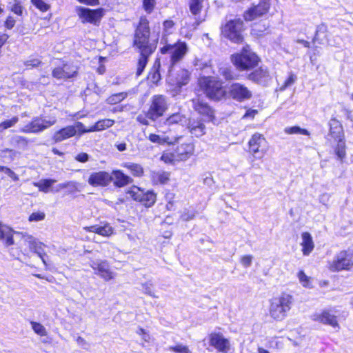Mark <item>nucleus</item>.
<instances>
[{
  "mask_svg": "<svg viewBox=\"0 0 353 353\" xmlns=\"http://www.w3.org/2000/svg\"><path fill=\"white\" fill-rule=\"evenodd\" d=\"M112 181L114 180V184L117 187H123L132 182V179L130 176L125 174L121 170H114L112 172Z\"/></svg>",
  "mask_w": 353,
  "mask_h": 353,
  "instance_id": "nucleus-26",
  "label": "nucleus"
},
{
  "mask_svg": "<svg viewBox=\"0 0 353 353\" xmlns=\"http://www.w3.org/2000/svg\"><path fill=\"white\" fill-rule=\"evenodd\" d=\"M150 36L149 21L145 16H141L135 28L133 39V46L140 52V57L137 65V77L141 75L148 63V57L157 48V44L150 41Z\"/></svg>",
  "mask_w": 353,
  "mask_h": 353,
  "instance_id": "nucleus-1",
  "label": "nucleus"
},
{
  "mask_svg": "<svg viewBox=\"0 0 353 353\" xmlns=\"http://www.w3.org/2000/svg\"><path fill=\"white\" fill-rule=\"evenodd\" d=\"M155 201L156 194L152 191L144 192L141 203L146 207H151Z\"/></svg>",
  "mask_w": 353,
  "mask_h": 353,
  "instance_id": "nucleus-38",
  "label": "nucleus"
},
{
  "mask_svg": "<svg viewBox=\"0 0 353 353\" xmlns=\"http://www.w3.org/2000/svg\"><path fill=\"white\" fill-rule=\"evenodd\" d=\"M199 85L206 96L214 101L227 99L228 88L223 86V82L219 78L205 77L199 79Z\"/></svg>",
  "mask_w": 353,
  "mask_h": 353,
  "instance_id": "nucleus-2",
  "label": "nucleus"
},
{
  "mask_svg": "<svg viewBox=\"0 0 353 353\" xmlns=\"http://www.w3.org/2000/svg\"><path fill=\"white\" fill-rule=\"evenodd\" d=\"M162 54L170 55V65L168 72L172 75L174 65L181 60L188 52V46L184 41H177L174 44H166L161 49Z\"/></svg>",
  "mask_w": 353,
  "mask_h": 353,
  "instance_id": "nucleus-6",
  "label": "nucleus"
},
{
  "mask_svg": "<svg viewBox=\"0 0 353 353\" xmlns=\"http://www.w3.org/2000/svg\"><path fill=\"white\" fill-rule=\"evenodd\" d=\"M79 186V183L78 182L68 181V182H67L66 189H68V192L69 194H72V193L80 191Z\"/></svg>",
  "mask_w": 353,
  "mask_h": 353,
  "instance_id": "nucleus-55",
  "label": "nucleus"
},
{
  "mask_svg": "<svg viewBox=\"0 0 353 353\" xmlns=\"http://www.w3.org/2000/svg\"><path fill=\"white\" fill-rule=\"evenodd\" d=\"M168 108V103L166 97L161 94L154 95L151 99L146 117L152 121H155L163 115Z\"/></svg>",
  "mask_w": 353,
  "mask_h": 353,
  "instance_id": "nucleus-7",
  "label": "nucleus"
},
{
  "mask_svg": "<svg viewBox=\"0 0 353 353\" xmlns=\"http://www.w3.org/2000/svg\"><path fill=\"white\" fill-rule=\"evenodd\" d=\"M298 278L300 282L304 287L308 286L309 284V277L304 273L303 271L301 270L298 272Z\"/></svg>",
  "mask_w": 353,
  "mask_h": 353,
  "instance_id": "nucleus-61",
  "label": "nucleus"
},
{
  "mask_svg": "<svg viewBox=\"0 0 353 353\" xmlns=\"http://www.w3.org/2000/svg\"><path fill=\"white\" fill-rule=\"evenodd\" d=\"M23 238H24V241L27 243L30 250L32 252H34V251L36 250V249H37L38 245L40 243V242L38 241L36 239H34L32 236L27 235V236H24Z\"/></svg>",
  "mask_w": 353,
  "mask_h": 353,
  "instance_id": "nucleus-44",
  "label": "nucleus"
},
{
  "mask_svg": "<svg viewBox=\"0 0 353 353\" xmlns=\"http://www.w3.org/2000/svg\"><path fill=\"white\" fill-rule=\"evenodd\" d=\"M170 174L165 172L156 173L154 179L161 184L166 183L169 180Z\"/></svg>",
  "mask_w": 353,
  "mask_h": 353,
  "instance_id": "nucleus-52",
  "label": "nucleus"
},
{
  "mask_svg": "<svg viewBox=\"0 0 353 353\" xmlns=\"http://www.w3.org/2000/svg\"><path fill=\"white\" fill-rule=\"evenodd\" d=\"M188 120L185 114L176 112L167 117L163 121V124L169 127L174 125H183L187 123Z\"/></svg>",
  "mask_w": 353,
  "mask_h": 353,
  "instance_id": "nucleus-24",
  "label": "nucleus"
},
{
  "mask_svg": "<svg viewBox=\"0 0 353 353\" xmlns=\"http://www.w3.org/2000/svg\"><path fill=\"white\" fill-rule=\"evenodd\" d=\"M232 61L236 68L240 70H249L255 68L259 62V57L250 49L249 46H244L240 53L232 56Z\"/></svg>",
  "mask_w": 353,
  "mask_h": 353,
  "instance_id": "nucleus-3",
  "label": "nucleus"
},
{
  "mask_svg": "<svg viewBox=\"0 0 353 353\" xmlns=\"http://www.w3.org/2000/svg\"><path fill=\"white\" fill-rule=\"evenodd\" d=\"M55 123V119L46 120L39 117H33L30 123L20 130V132L23 133H39L53 125Z\"/></svg>",
  "mask_w": 353,
  "mask_h": 353,
  "instance_id": "nucleus-12",
  "label": "nucleus"
},
{
  "mask_svg": "<svg viewBox=\"0 0 353 353\" xmlns=\"http://www.w3.org/2000/svg\"><path fill=\"white\" fill-rule=\"evenodd\" d=\"M0 171L4 172L14 181H17L19 179L18 175L9 168L0 165Z\"/></svg>",
  "mask_w": 353,
  "mask_h": 353,
  "instance_id": "nucleus-53",
  "label": "nucleus"
},
{
  "mask_svg": "<svg viewBox=\"0 0 353 353\" xmlns=\"http://www.w3.org/2000/svg\"><path fill=\"white\" fill-rule=\"evenodd\" d=\"M325 41L328 42L327 39V26L322 23L316 28L314 36L312 39V43H317L320 45L323 44Z\"/></svg>",
  "mask_w": 353,
  "mask_h": 353,
  "instance_id": "nucleus-23",
  "label": "nucleus"
},
{
  "mask_svg": "<svg viewBox=\"0 0 353 353\" xmlns=\"http://www.w3.org/2000/svg\"><path fill=\"white\" fill-rule=\"evenodd\" d=\"M314 316V320L316 321H319L325 324H328L333 327H338L336 316L330 314L328 312L324 311L321 314H316Z\"/></svg>",
  "mask_w": 353,
  "mask_h": 353,
  "instance_id": "nucleus-28",
  "label": "nucleus"
},
{
  "mask_svg": "<svg viewBox=\"0 0 353 353\" xmlns=\"http://www.w3.org/2000/svg\"><path fill=\"white\" fill-rule=\"evenodd\" d=\"M58 64L52 71V76L58 79L65 81L76 77L78 73V68L72 63L59 61Z\"/></svg>",
  "mask_w": 353,
  "mask_h": 353,
  "instance_id": "nucleus-11",
  "label": "nucleus"
},
{
  "mask_svg": "<svg viewBox=\"0 0 353 353\" xmlns=\"http://www.w3.org/2000/svg\"><path fill=\"white\" fill-rule=\"evenodd\" d=\"M112 181V176L105 171L92 172L88 180V183L93 186H106Z\"/></svg>",
  "mask_w": 353,
  "mask_h": 353,
  "instance_id": "nucleus-16",
  "label": "nucleus"
},
{
  "mask_svg": "<svg viewBox=\"0 0 353 353\" xmlns=\"http://www.w3.org/2000/svg\"><path fill=\"white\" fill-rule=\"evenodd\" d=\"M187 127L190 132L196 137H200L205 133V126L201 120L190 119Z\"/></svg>",
  "mask_w": 353,
  "mask_h": 353,
  "instance_id": "nucleus-21",
  "label": "nucleus"
},
{
  "mask_svg": "<svg viewBox=\"0 0 353 353\" xmlns=\"http://www.w3.org/2000/svg\"><path fill=\"white\" fill-rule=\"evenodd\" d=\"M252 95V92L243 83L233 82L228 87L227 99L241 103L250 100Z\"/></svg>",
  "mask_w": 353,
  "mask_h": 353,
  "instance_id": "nucleus-8",
  "label": "nucleus"
},
{
  "mask_svg": "<svg viewBox=\"0 0 353 353\" xmlns=\"http://www.w3.org/2000/svg\"><path fill=\"white\" fill-rule=\"evenodd\" d=\"M31 3L42 12H46L50 8V6L43 0H31Z\"/></svg>",
  "mask_w": 353,
  "mask_h": 353,
  "instance_id": "nucleus-51",
  "label": "nucleus"
},
{
  "mask_svg": "<svg viewBox=\"0 0 353 353\" xmlns=\"http://www.w3.org/2000/svg\"><path fill=\"white\" fill-rule=\"evenodd\" d=\"M296 80H297L296 74H295L292 72H290L289 73L288 77L285 81L283 84L279 87V90L281 92L284 91L288 88H289L290 86L293 85L296 81Z\"/></svg>",
  "mask_w": 353,
  "mask_h": 353,
  "instance_id": "nucleus-42",
  "label": "nucleus"
},
{
  "mask_svg": "<svg viewBox=\"0 0 353 353\" xmlns=\"http://www.w3.org/2000/svg\"><path fill=\"white\" fill-rule=\"evenodd\" d=\"M292 301V296L287 294H283L279 297L272 299L270 308L271 316L277 321L283 319L287 312L291 309Z\"/></svg>",
  "mask_w": 353,
  "mask_h": 353,
  "instance_id": "nucleus-4",
  "label": "nucleus"
},
{
  "mask_svg": "<svg viewBox=\"0 0 353 353\" xmlns=\"http://www.w3.org/2000/svg\"><path fill=\"white\" fill-rule=\"evenodd\" d=\"M301 236L303 241L301 245L303 247V254L305 256H308L314 248L312 236L309 232H305L302 233Z\"/></svg>",
  "mask_w": 353,
  "mask_h": 353,
  "instance_id": "nucleus-27",
  "label": "nucleus"
},
{
  "mask_svg": "<svg viewBox=\"0 0 353 353\" xmlns=\"http://www.w3.org/2000/svg\"><path fill=\"white\" fill-rule=\"evenodd\" d=\"M19 119L17 116L13 117L10 119L6 120L0 123V131H3L8 128H12L16 125Z\"/></svg>",
  "mask_w": 353,
  "mask_h": 353,
  "instance_id": "nucleus-45",
  "label": "nucleus"
},
{
  "mask_svg": "<svg viewBox=\"0 0 353 353\" xmlns=\"http://www.w3.org/2000/svg\"><path fill=\"white\" fill-rule=\"evenodd\" d=\"M45 214L42 212H35L32 213L30 217L29 221H39L44 219Z\"/></svg>",
  "mask_w": 353,
  "mask_h": 353,
  "instance_id": "nucleus-64",
  "label": "nucleus"
},
{
  "mask_svg": "<svg viewBox=\"0 0 353 353\" xmlns=\"http://www.w3.org/2000/svg\"><path fill=\"white\" fill-rule=\"evenodd\" d=\"M192 153V147L189 144H181L175 150V155L177 160H185Z\"/></svg>",
  "mask_w": 353,
  "mask_h": 353,
  "instance_id": "nucleus-29",
  "label": "nucleus"
},
{
  "mask_svg": "<svg viewBox=\"0 0 353 353\" xmlns=\"http://www.w3.org/2000/svg\"><path fill=\"white\" fill-rule=\"evenodd\" d=\"M114 121L109 119L100 120L95 123L94 125L90 128V131H101L112 126Z\"/></svg>",
  "mask_w": 353,
  "mask_h": 353,
  "instance_id": "nucleus-33",
  "label": "nucleus"
},
{
  "mask_svg": "<svg viewBox=\"0 0 353 353\" xmlns=\"http://www.w3.org/2000/svg\"><path fill=\"white\" fill-rule=\"evenodd\" d=\"M0 234L1 239L6 240V245L7 246L14 243L12 231L8 227L0 225Z\"/></svg>",
  "mask_w": 353,
  "mask_h": 353,
  "instance_id": "nucleus-34",
  "label": "nucleus"
},
{
  "mask_svg": "<svg viewBox=\"0 0 353 353\" xmlns=\"http://www.w3.org/2000/svg\"><path fill=\"white\" fill-rule=\"evenodd\" d=\"M335 153L340 160H343L345 157V144L341 139L339 140L337 145L335 148Z\"/></svg>",
  "mask_w": 353,
  "mask_h": 353,
  "instance_id": "nucleus-43",
  "label": "nucleus"
},
{
  "mask_svg": "<svg viewBox=\"0 0 353 353\" xmlns=\"http://www.w3.org/2000/svg\"><path fill=\"white\" fill-rule=\"evenodd\" d=\"M155 0H143V7L148 14H150L154 10Z\"/></svg>",
  "mask_w": 353,
  "mask_h": 353,
  "instance_id": "nucleus-54",
  "label": "nucleus"
},
{
  "mask_svg": "<svg viewBox=\"0 0 353 353\" xmlns=\"http://www.w3.org/2000/svg\"><path fill=\"white\" fill-rule=\"evenodd\" d=\"M141 286H142V290L144 294H148L152 297H154V298L158 297L154 294V293L152 291L153 283L151 282V281H149L148 282L142 283Z\"/></svg>",
  "mask_w": 353,
  "mask_h": 353,
  "instance_id": "nucleus-48",
  "label": "nucleus"
},
{
  "mask_svg": "<svg viewBox=\"0 0 353 353\" xmlns=\"http://www.w3.org/2000/svg\"><path fill=\"white\" fill-rule=\"evenodd\" d=\"M144 191L137 186L131 188L128 194L135 201L141 202L143 196Z\"/></svg>",
  "mask_w": 353,
  "mask_h": 353,
  "instance_id": "nucleus-41",
  "label": "nucleus"
},
{
  "mask_svg": "<svg viewBox=\"0 0 353 353\" xmlns=\"http://www.w3.org/2000/svg\"><path fill=\"white\" fill-rule=\"evenodd\" d=\"M88 232H94L103 236H110L113 233V228L110 224L104 225H94L85 228Z\"/></svg>",
  "mask_w": 353,
  "mask_h": 353,
  "instance_id": "nucleus-25",
  "label": "nucleus"
},
{
  "mask_svg": "<svg viewBox=\"0 0 353 353\" xmlns=\"http://www.w3.org/2000/svg\"><path fill=\"white\" fill-rule=\"evenodd\" d=\"M243 22L240 19L229 20L221 27V33L223 37L235 43H241L243 42Z\"/></svg>",
  "mask_w": 353,
  "mask_h": 353,
  "instance_id": "nucleus-5",
  "label": "nucleus"
},
{
  "mask_svg": "<svg viewBox=\"0 0 353 353\" xmlns=\"http://www.w3.org/2000/svg\"><path fill=\"white\" fill-rule=\"evenodd\" d=\"M192 103L194 110L200 114L207 116L209 118L213 117V110L205 102L203 97L197 96L192 99Z\"/></svg>",
  "mask_w": 353,
  "mask_h": 353,
  "instance_id": "nucleus-19",
  "label": "nucleus"
},
{
  "mask_svg": "<svg viewBox=\"0 0 353 353\" xmlns=\"http://www.w3.org/2000/svg\"><path fill=\"white\" fill-rule=\"evenodd\" d=\"M34 253L37 254L41 258L43 264L46 265V261L45 259V256L46 254L44 252L43 244L42 243L40 242Z\"/></svg>",
  "mask_w": 353,
  "mask_h": 353,
  "instance_id": "nucleus-56",
  "label": "nucleus"
},
{
  "mask_svg": "<svg viewBox=\"0 0 353 353\" xmlns=\"http://www.w3.org/2000/svg\"><path fill=\"white\" fill-rule=\"evenodd\" d=\"M352 267V255L345 250L337 253L333 259L329 261V269L333 272L350 270Z\"/></svg>",
  "mask_w": 353,
  "mask_h": 353,
  "instance_id": "nucleus-9",
  "label": "nucleus"
},
{
  "mask_svg": "<svg viewBox=\"0 0 353 353\" xmlns=\"http://www.w3.org/2000/svg\"><path fill=\"white\" fill-rule=\"evenodd\" d=\"M270 8L269 0H261L260 2L251 7L244 13V19L246 21H252L259 17L266 14Z\"/></svg>",
  "mask_w": 353,
  "mask_h": 353,
  "instance_id": "nucleus-14",
  "label": "nucleus"
},
{
  "mask_svg": "<svg viewBox=\"0 0 353 353\" xmlns=\"http://www.w3.org/2000/svg\"><path fill=\"white\" fill-rule=\"evenodd\" d=\"M77 13L83 23L89 22L96 24L103 17L102 9L91 10L79 6L77 8Z\"/></svg>",
  "mask_w": 353,
  "mask_h": 353,
  "instance_id": "nucleus-13",
  "label": "nucleus"
},
{
  "mask_svg": "<svg viewBox=\"0 0 353 353\" xmlns=\"http://www.w3.org/2000/svg\"><path fill=\"white\" fill-rule=\"evenodd\" d=\"M330 134L334 139H340L343 133V128L339 121L332 118L329 122Z\"/></svg>",
  "mask_w": 353,
  "mask_h": 353,
  "instance_id": "nucleus-30",
  "label": "nucleus"
},
{
  "mask_svg": "<svg viewBox=\"0 0 353 353\" xmlns=\"http://www.w3.org/2000/svg\"><path fill=\"white\" fill-rule=\"evenodd\" d=\"M285 132L287 134H301L304 135H310V132L306 129L301 128L299 126H292L286 128Z\"/></svg>",
  "mask_w": 353,
  "mask_h": 353,
  "instance_id": "nucleus-47",
  "label": "nucleus"
},
{
  "mask_svg": "<svg viewBox=\"0 0 353 353\" xmlns=\"http://www.w3.org/2000/svg\"><path fill=\"white\" fill-rule=\"evenodd\" d=\"M122 166L128 168L134 176H141L143 174V169L140 164L124 163Z\"/></svg>",
  "mask_w": 353,
  "mask_h": 353,
  "instance_id": "nucleus-36",
  "label": "nucleus"
},
{
  "mask_svg": "<svg viewBox=\"0 0 353 353\" xmlns=\"http://www.w3.org/2000/svg\"><path fill=\"white\" fill-rule=\"evenodd\" d=\"M148 138L149 140L152 143L158 144H163L164 143H165V139L164 138H162L159 135L156 134H150Z\"/></svg>",
  "mask_w": 353,
  "mask_h": 353,
  "instance_id": "nucleus-60",
  "label": "nucleus"
},
{
  "mask_svg": "<svg viewBox=\"0 0 353 353\" xmlns=\"http://www.w3.org/2000/svg\"><path fill=\"white\" fill-rule=\"evenodd\" d=\"M195 216V212L185 210L181 215V219L183 221H188Z\"/></svg>",
  "mask_w": 353,
  "mask_h": 353,
  "instance_id": "nucleus-57",
  "label": "nucleus"
},
{
  "mask_svg": "<svg viewBox=\"0 0 353 353\" xmlns=\"http://www.w3.org/2000/svg\"><path fill=\"white\" fill-rule=\"evenodd\" d=\"M252 255H245L241 258L240 261L243 267L248 268L252 264Z\"/></svg>",
  "mask_w": 353,
  "mask_h": 353,
  "instance_id": "nucleus-62",
  "label": "nucleus"
},
{
  "mask_svg": "<svg viewBox=\"0 0 353 353\" xmlns=\"http://www.w3.org/2000/svg\"><path fill=\"white\" fill-rule=\"evenodd\" d=\"M57 182V180L53 179H41L38 182H33V185L37 187L39 191L47 193L50 191L52 185Z\"/></svg>",
  "mask_w": 353,
  "mask_h": 353,
  "instance_id": "nucleus-32",
  "label": "nucleus"
},
{
  "mask_svg": "<svg viewBox=\"0 0 353 353\" xmlns=\"http://www.w3.org/2000/svg\"><path fill=\"white\" fill-rule=\"evenodd\" d=\"M248 145L249 152L256 159H262L268 151L267 141L264 137L259 133L252 136Z\"/></svg>",
  "mask_w": 353,
  "mask_h": 353,
  "instance_id": "nucleus-10",
  "label": "nucleus"
},
{
  "mask_svg": "<svg viewBox=\"0 0 353 353\" xmlns=\"http://www.w3.org/2000/svg\"><path fill=\"white\" fill-rule=\"evenodd\" d=\"M75 134V128H74L72 125H69L56 132L52 137V139L54 141V142L58 143L72 137Z\"/></svg>",
  "mask_w": 353,
  "mask_h": 353,
  "instance_id": "nucleus-22",
  "label": "nucleus"
},
{
  "mask_svg": "<svg viewBox=\"0 0 353 353\" xmlns=\"http://www.w3.org/2000/svg\"><path fill=\"white\" fill-rule=\"evenodd\" d=\"M190 80V72L188 70L185 69H179L177 71V73L174 76L173 72H172V75L169 73V81L170 83L172 85H176V86L181 88L183 85H185L188 83Z\"/></svg>",
  "mask_w": 353,
  "mask_h": 353,
  "instance_id": "nucleus-20",
  "label": "nucleus"
},
{
  "mask_svg": "<svg viewBox=\"0 0 353 353\" xmlns=\"http://www.w3.org/2000/svg\"><path fill=\"white\" fill-rule=\"evenodd\" d=\"M169 350L176 353H192L188 347L183 344H177L175 346H170Z\"/></svg>",
  "mask_w": 353,
  "mask_h": 353,
  "instance_id": "nucleus-49",
  "label": "nucleus"
},
{
  "mask_svg": "<svg viewBox=\"0 0 353 353\" xmlns=\"http://www.w3.org/2000/svg\"><path fill=\"white\" fill-rule=\"evenodd\" d=\"M248 79L259 85L266 86L271 80V77L267 68L260 67L248 76Z\"/></svg>",
  "mask_w": 353,
  "mask_h": 353,
  "instance_id": "nucleus-17",
  "label": "nucleus"
},
{
  "mask_svg": "<svg viewBox=\"0 0 353 353\" xmlns=\"http://www.w3.org/2000/svg\"><path fill=\"white\" fill-rule=\"evenodd\" d=\"M76 129V132H79V134H83L85 132H92V131H90V128H85L84 125L81 122H77L75 125H72Z\"/></svg>",
  "mask_w": 353,
  "mask_h": 353,
  "instance_id": "nucleus-63",
  "label": "nucleus"
},
{
  "mask_svg": "<svg viewBox=\"0 0 353 353\" xmlns=\"http://www.w3.org/2000/svg\"><path fill=\"white\" fill-rule=\"evenodd\" d=\"M32 328L34 332L41 336H46L47 332L45 327L39 323L31 321Z\"/></svg>",
  "mask_w": 353,
  "mask_h": 353,
  "instance_id": "nucleus-46",
  "label": "nucleus"
},
{
  "mask_svg": "<svg viewBox=\"0 0 353 353\" xmlns=\"http://www.w3.org/2000/svg\"><path fill=\"white\" fill-rule=\"evenodd\" d=\"M161 63L159 59H157L154 63L153 67L148 75V79L153 83H157L161 79L160 74Z\"/></svg>",
  "mask_w": 353,
  "mask_h": 353,
  "instance_id": "nucleus-31",
  "label": "nucleus"
},
{
  "mask_svg": "<svg viewBox=\"0 0 353 353\" xmlns=\"http://www.w3.org/2000/svg\"><path fill=\"white\" fill-rule=\"evenodd\" d=\"M128 95V93L126 92H122L117 94H112L110 96L106 101L108 104H117L121 101H123L124 99H125Z\"/></svg>",
  "mask_w": 353,
  "mask_h": 353,
  "instance_id": "nucleus-40",
  "label": "nucleus"
},
{
  "mask_svg": "<svg viewBox=\"0 0 353 353\" xmlns=\"http://www.w3.org/2000/svg\"><path fill=\"white\" fill-rule=\"evenodd\" d=\"M161 160L167 163H172L174 160H177L175 153H164L161 156Z\"/></svg>",
  "mask_w": 353,
  "mask_h": 353,
  "instance_id": "nucleus-59",
  "label": "nucleus"
},
{
  "mask_svg": "<svg viewBox=\"0 0 353 353\" xmlns=\"http://www.w3.org/2000/svg\"><path fill=\"white\" fill-rule=\"evenodd\" d=\"M220 74L225 79V81L236 80L239 74H236L231 68L225 67L220 68Z\"/></svg>",
  "mask_w": 353,
  "mask_h": 353,
  "instance_id": "nucleus-35",
  "label": "nucleus"
},
{
  "mask_svg": "<svg viewBox=\"0 0 353 353\" xmlns=\"http://www.w3.org/2000/svg\"><path fill=\"white\" fill-rule=\"evenodd\" d=\"M203 0H190L189 8L190 12L196 17L202 9V3Z\"/></svg>",
  "mask_w": 353,
  "mask_h": 353,
  "instance_id": "nucleus-39",
  "label": "nucleus"
},
{
  "mask_svg": "<svg viewBox=\"0 0 353 353\" xmlns=\"http://www.w3.org/2000/svg\"><path fill=\"white\" fill-rule=\"evenodd\" d=\"M12 140L21 148H26L28 144V139L22 136H15L12 138Z\"/></svg>",
  "mask_w": 353,
  "mask_h": 353,
  "instance_id": "nucleus-50",
  "label": "nucleus"
},
{
  "mask_svg": "<svg viewBox=\"0 0 353 353\" xmlns=\"http://www.w3.org/2000/svg\"><path fill=\"white\" fill-rule=\"evenodd\" d=\"M90 266L94 271V274L100 276L106 281L113 279L114 277V273L110 270V265L106 261H92Z\"/></svg>",
  "mask_w": 353,
  "mask_h": 353,
  "instance_id": "nucleus-15",
  "label": "nucleus"
},
{
  "mask_svg": "<svg viewBox=\"0 0 353 353\" xmlns=\"http://www.w3.org/2000/svg\"><path fill=\"white\" fill-rule=\"evenodd\" d=\"M8 8L10 11H12L13 13L21 16L24 8L22 6L21 2L20 0H12L8 3Z\"/></svg>",
  "mask_w": 353,
  "mask_h": 353,
  "instance_id": "nucleus-37",
  "label": "nucleus"
},
{
  "mask_svg": "<svg viewBox=\"0 0 353 353\" xmlns=\"http://www.w3.org/2000/svg\"><path fill=\"white\" fill-rule=\"evenodd\" d=\"M210 344L220 352L227 353L230 348L229 341L219 333L210 334Z\"/></svg>",
  "mask_w": 353,
  "mask_h": 353,
  "instance_id": "nucleus-18",
  "label": "nucleus"
},
{
  "mask_svg": "<svg viewBox=\"0 0 353 353\" xmlns=\"http://www.w3.org/2000/svg\"><path fill=\"white\" fill-rule=\"evenodd\" d=\"M41 63V61L36 58H30L24 62V65L27 67L36 68Z\"/></svg>",
  "mask_w": 353,
  "mask_h": 353,
  "instance_id": "nucleus-58",
  "label": "nucleus"
}]
</instances>
